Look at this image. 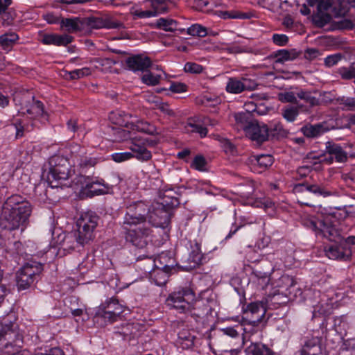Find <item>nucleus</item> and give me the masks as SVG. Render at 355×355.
<instances>
[{
	"label": "nucleus",
	"instance_id": "nucleus-26",
	"mask_svg": "<svg viewBox=\"0 0 355 355\" xmlns=\"http://www.w3.org/2000/svg\"><path fill=\"white\" fill-rule=\"evenodd\" d=\"M266 313L265 304L262 302H252L248 305L245 314L251 315V320L261 322Z\"/></svg>",
	"mask_w": 355,
	"mask_h": 355
},
{
	"label": "nucleus",
	"instance_id": "nucleus-7",
	"mask_svg": "<svg viewBox=\"0 0 355 355\" xmlns=\"http://www.w3.org/2000/svg\"><path fill=\"white\" fill-rule=\"evenodd\" d=\"M125 311V306L114 297L107 299L96 309L94 318L101 320L104 324L119 320Z\"/></svg>",
	"mask_w": 355,
	"mask_h": 355
},
{
	"label": "nucleus",
	"instance_id": "nucleus-19",
	"mask_svg": "<svg viewBox=\"0 0 355 355\" xmlns=\"http://www.w3.org/2000/svg\"><path fill=\"white\" fill-rule=\"evenodd\" d=\"M246 135L252 141L261 144L266 141L269 135V128L263 123L252 121L245 128Z\"/></svg>",
	"mask_w": 355,
	"mask_h": 355
},
{
	"label": "nucleus",
	"instance_id": "nucleus-52",
	"mask_svg": "<svg viewBox=\"0 0 355 355\" xmlns=\"http://www.w3.org/2000/svg\"><path fill=\"white\" fill-rule=\"evenodd\" d=\"M155 282L158 286H163L166 282L167 275L162 270H157L153 275Z\"/></svg>",
	"mask_w": 355,
	"mask_h": 355
},
{
	"label": "nucleus",
	"instance_id": "nucleus-5",
	"mask_svg": "<svg viewBox=\"0 0 355 355\" xmlns=\"http://www.w3.org/2000/svg\"><path fill=\"white\" fill-rule=\"evenodd\" d=\"M196 295L189 287L180 288L172 292L166 300V304L179 313L191 312L195 309Z\"/></svg>",
	"mask_w": 355,
	"mask_h": 355
},
{
	"label": "nucleus",
	"instance_id": "nucleus-56",
	"mask_svg": "<svg viewBox=\"0 0 355 355\" xmlns=\"http://www.w3.org/2000/svg\"><path fill=\"white\" fill-rule=\"evenodd\" d=\"M270 131H271V132H272V134L273 135H282L285 132V130L283 128L282 125L280 123L277 122V121L274 122L273 123H272L270 125Z\"/></svg>",
	"mask_w": 355,
	"mask_h": 355
},
{
	"label": "nucleus",
	"instance_id": "nucleus-41",
	"mask_svg": "<svg viewBox=\"0 0 355 355\" xmlns=\"http://www.w3.org/2000/svg\"><path fill=\"white\" fill-rule=\"evenodd\" d=\"M187 33L192 36L204 37L208 35V31L203 26L195 24L187 28Z\"/></svg>",
	"mask_w": 355,
	"mask_h": 355
},
{
	"label": "nucleus",
	"instance_id": "nucleus-50",
	"mask_svg": "<svg viewBox=\"0 0 355 355\" xmlns=\"http://www.w3.org/2000/svg\"><path fill=\"white\" fill-rule=\"evenodd\" d=\"M184 69L186 72L198 74L203 71V67L199 64L189 62L185 64Z\"/></svg>",
	"mask_w": 355,
	"mask_h": 355
},
{
	"label": "nucleus",
	"instance_id": "nucleus-49",
	"mask_svg": "<svg viewBox=\"0 0 355 355\" xmlns=\"http://www.w3.org/2000/svg\"><path fill=\"white\" fill-rule=\"evenodd\" d=\"M298 115V109L295 107H288L286 108L283 113V116L288 121H294Z\"/></svg>",
	"mask_w": 355,
	"mask_h": 355
},
{
	"label": "nucleus",
	"instance_id": "nucleus-44",
	"mask_svg": "<svg viewBox=\"0 0 355 355\" xmlns=\"http://www.w3.org/2000/svg\"><path fill=\"white\" fill-rule=\"evenodd\" d=\"M252 15L250 13L242 12L237 10L224 12L222 14L223 19H249Z\"/></svg>",
	"mask_w": 355,
	"mask_h": 355
},
{
	"label": "nucleus",
	"instance_id": "nucleus-58",
	"mask_svg": "<svg viewBox=\"0 0 355 355\" xmlns=\"http://www.w3.org/2000/svg\"><path fill=\"white\" fill-rule=\"evenodd\" d=\"M60 19L58 17L54 16L51 14L46 15V21L51 24H60Z\"/></svg>",
	"mask_w": 355,
	"mask_h": 355
},
{
	"label": "nucleus",
	"instance_id": "nucleus-27",
	"mask_svg": "<svg viewBox=\"0 0 355 355\" xmlns=\"http://www.w3.org/2000/svg\"><path fill=\"white\" fill-rule=\"evenodd\" d=\"M295 191L296 192L309 191L316 196H321L323 197H327L333 195L334 192L328 190L324 187L318 184H299L295 187Z\"/></svg>",
	"mask_w": 355,
	"mask_h": 355
},
{
	"label": "nucleus",
	"instance_id": "nucleus-31",
	"mask_svg": "<svg viewBox=\"0 0 355 355\" xmlns=\"http://www.w3.org/2000/svg\"><path fill=\"white\" fill-rule=\"evenodd\" d=\"M185 130L189 133H197L200 137H205L207 134V129L200 122L189 119L184 126Z\"/></svg>",
	"mask_w": 355,
	"mask_h": 355
},
{
	"label": "nucleus",
	"instance_id": "nucleus-55",
	"mask_svg": "<svg viewBox=\"0 0 355 355\" xmlns=\"http://www.w3.org/2000/svg\"><path fill=\"white\" fill-rule=\"evenodd\" d=\"M340 54H334L327 56L324 59V63L327 67H332L336 64L341 60Z\"/></svg>",
	"mask_w": 355,
	"mask_h": 355
},
{
	"label": "nucleus",
	"instance_id": "nucleus-17",
	"mask_svg": "<svg viewBox=\"0 0 355 355\" xmlns=\"http://www.w3.org/2000/svg\"><path fill=\"white\" fill-rule=\"evenodd\" d=\"M145 3L146 7L150 6L151 9L146 10L137 9L132 12L135 16L141 19L149 18L168 11L166 0H147Z\"/></svg>",
	"mask_w": 355,
	"mask_h": 355
},
{
	"label": "nucleus",
	"instance_id": "nucleus-10",
	"mask_svg": "<svg viewBox=\"0 0 355 355\" xmlns=\"http://www.w3.org/2000/svg\"><path fill=\"white\" fill-rule=\"evenodd\" d=\"M22 336L16 329L14 323L6 322L0 326V350L8 349L9 347L17 350L22 347Z\"/></svg>",
	"mask_w": 355,
	"mask_h": 355
},
{
	"label": "nucleus",
	"instance_id": "nucleus-64",
	"mask_svg": "<svg viewBox=\"0 0 355 355\" xmlns=\"http://www.w3.org/2000/svg\"><path fill=\"white\" fill-rule=\"evenodd\" d=\"M346 345L349 350L355 354V338L348 340L346 342Z\"/></svg>",
	"mask_w": 355,
	"mask_h": 355
},
{
	"label": "nucleus",
	"instance_id": "nucleus-1",
	"mask_svg": "<svg viewBox=\"0 0 355 355\" xmlns=\"http://www.w3.org/2000/svg\"><path fill=\"white\" fill-rule=\"evenodd\" d=\"M148 210L147 205L141 201L133 202L126 206L122 228L125 240L133 245L143 248L148 243L151 233L146 225V220L153 226L164 228L170 222L168 212L161 205Z\"/></svg>",
	"mask_w": 355,
	"mask_h": 355
},
{
	"label": "nucleus",
	"instance_id": "nucleus-32",
	"mask_svg": "<svg viewBox=\"0 0 355 355\" xmlns=\"http://www.w3.org/2000/svg\"><path fill=\"white\" fill-rule=\"evenodd\" d=\"M294 281L292 277L287 275H282L277 280L272 282L274 288H278V293L287 291L288 288L293 286Z\"/></svg>",
	"mask_w": 355,
	"mask_h": 355
},
{
	"label": "nucleus",
	"instance_id": "nucleus-22",
	"mask_svg": "<svg viewBox=\"0 0 355 355\" xmlns=\"http://www.w3.org/2000/svg\"><path fill=\"white\" fill-rule=\"evenodd\" d=\"M12 0H0V19L3 26L11 25L16 17L15 10L10 8Z\"/></svg>",
	"mask_w": 355,
	"mask_h": 355
},
{
	"label": "nucleus",
	"instance_id": "nucleus-63",
	"mask_svg": "<svg viewBox=\"0 0 355 355\" xmlns=\"http://www.w3.org/2000/svg\"><path fill=\"white\" fill-rule=\"evenodd\" d=\"M46 355H64L63 351L59 347H53Z\"/></svg>",
	"mask_w": 355,
	"mask_h": 355
},
{
	"label": "nucleus",
	"instance_id": "nucleus-9",
	"mask_svg": "<svg viewBox=\"0 0 355 355\" xmlns=\"http://www.w3.org/2000/svg\"><path fill=\"white\" fill-rule=\"evenodd\" d=\"M76 190H78L81 198H92L95 196H100L108 193L111 187L107 184H101L99 182L92 181L88 177L80 175L76 178L75 183Z\"/></svg>",
	"mask_w": 355,
	"mask_h": 355
},
{
	"label": "nucleus",
	"instance_id": "nucleus-46",
	"mask_svg": "<svg viewBox=\"0 0 355 355\" xmlns=\"http://www.w3.org/2000/svg\"><path fill=\"white\" fill-rule=\"evenodd\" d=\"M153 99L157 101L155 102V107L159 109L161 112L168 115L172 116L174 114L173 111L170 109L169 105L167 103H164L161 101L159 97H152Z\"/></svg>",
	"mask_w": 355,
	"mask_h": 355
},
{
	"label": "nucleus",
	"instance_id": "nucleus-20",
	"mask_svg": "<svg viewBox=\"0 0 355 355\" xmlns=\"http://www.w3.org/2000/svg\"><path fill=\"white\" fill-rule=\"evenodd\" d=\"M125 64L126 68L133 72H144L151 67L152 61L149 57L144 54H137L127 58Z\"/></svg>",
	"mask_w": 355,
	"mask_h": 355
},
{
	"label": "nucleus",
	"instance_id": "nucleus-48",
	"mask_svg": "<svg viewBox=\"0 0 355 355\" xmlns=\"http://www.w3.org/2000/svg\"><path fill=\"white\" fill-rule=\"evenodd\" d=\"M219 331L222 333L223 335L230 336L232 338L238 337L241 333L240 329H239L238 327V324L234 327H227L225 328H222L220 329Z\"/></svg>",
	"mask_w": 355,
	"mask_h": 355
},
{
	"label": "nucleus",
	"instance_id": "nucleus-33",
	"mask_svg": "<svg viewBox=\"0 0 355 355\" xmlns=\"http://www.w3.org/2000/svg\"><path fill=\"white\" fill-rule=\"evenodd\" d=\"M19 37L15 32H8L0 35V46L4 50H10L18 40Z\"/></svg>",
	"mask_w": 355,
	"mask_h": 355
},
{
	"label": "nucleus",
	"instance_id": "nucleus-14",
	"mask_svg": "<svg viewBox=\"0 0 355 355\" xmlns=\"http://www.w3.org/2000/svg\"><path fill=\"white\" fill-rule=\"evenodd\" d=\"M310 6H317L318 12L313 15V21L318 27H323L331 20V15L326 12L331 6L330 0H309Z\"/></svg>",
	"mask_w": 355,
	"mask_h": 355
},
{
	"label": "nucleus",
	"instance_id": "nucleus-18",
	"mask_svg": "<svg viewBox=\"0 0 355 355\" xmlns=\"http://www.w3.org/2000/svg\"><path fill=\"white\" fill-rule=\"evenodd\" d=\"M39 269L33 265H24L17 273L16 279L19 289L28 288L34 282Z\"/></svg>",
	"mask_w": 355,
	"mask_h": 355
},
{
	"label": "nucleus",
	"instance_id": "nucleus-16",
	"mask_svg": "<svg viewBox=\"0 0 355 355\" xmlns=\"http://www.w3.org/2000/svg\"><path fill=\"white\" fill-rule=\"evenodd\" d=\"M256 84L250 78L241 77H229L227 78L225 91L232 94H239L247 90H252Z\"/></svg>",
	"mask_w": 355,
	"mask_h": 355
},
{
	"label": "nucleus",
	"instance_id": "nucleus-6",
	"mask_svg": "<svg viewBox=\"0 0 355 355\" xmlns=\"http://www.w3.org/2000/svg\"><path fill=\"white\" fill-rule=\"evenodd\" d=\"M31 213V205L28 202L21 203L17 207H12L10 209L5 208L3 212V218L8 224L1 223V225L10 230L17 229L20 225H23Z\"/></svg>",
	"mask_w": 355,
	"mask_h": 355
},
{
	"label": "nucleus",
	"instance_id": "nucleus-35",
	"mask_svg": "<svg viewBox=\"0 0 355 355\" xmlns=\"http://www.w3.org/2000/svg\"><path fill=\"white\" fill-rule=\"evenodd\" d=\"M105 28L107 29H121L124 28L125 26L121 21L113 17H107L101 21L100 25L96 26V28Z\"/></svg>",
	"mask_w": 355,
	"mask_h": 355
},
{
	"label": "nucleus",
	"instance_id": "nucleus-4",
	"mask_svg": "<svg viewBox=\"0 0 355 355\" xmlns=\"http://www.w3.org/2000/svg\"><path fill=\"white\" fill-rule=\"evenodd\" d=\"M49 173L46 182L51 188H59L67 186L69 177L71 171L69 169L70 163L69 160L60 155H54L49 160Z\"/></svg>",
	"mask_w": 355,
	"mask_h": 355
},
{
	"label": "nucleus",
	"instance_id": "nucleus-45",
	"mask_svg": "<svg viewBox=\"0 0 355 355\" xmlns=\"http://www.w3.org/2000/svg\"><path fill=\"white\" fill-rule=\"evenodd\" d=\"M207 161L202 155H197L194 157L191 167L199 171H205L207 170Z\"/></svg>",
	"mask_w": 355,
	"mask_h": 355
},
{
	"label": "nucleus",
	"instance_id": "nucleus-34",
	"mask_svg": "<svg viewBox=\"0 0 355 355\" xmlns=\"http://www.w3.org/2000/svg\"><path fill=\"white\" fill-rule=\"evenodd\" d=\"M164 73L162 70H160L159 73H155L152 71H146V73L141 76V81L143 83L149 85L155 86L159 83L162 78V74Z\"/></svg>",
	"mask_w": 355,
	"mask_h": 355
},
{
	"label": "nucleus",
	"instance_id": "nucleus-57",
	"mask_svg": "<svg viewBox=\"0 0 355 355\" xmlns=\"http://www.w3.org/2000/svg\"><path fill=\"white\" fill-rule=\"evenodd\" d=\"M170 90L175 93H182L187 90V85L181 83H173L170 86Z\"/></svg>",
	"mask_w": 355,
	"mask_h": 355
},
{
	"label": "nucleus",
	"instance_id": "nucleus-59",
	"mask_svg": "<svg viewBox=\"0 0 355 355\" xmlns=\"http://www.w3.org/2000/svg\"><path fill=\"white\" fill-rule=\"evenodd\" d=\"M190 154H191L190 150L188 148H185V149L178 152L177 154V157L179 159H184L186 162H187V158L189 157Z\"/></svg>",
	"mask_w": 355,
	"mask_h": 355
},
{
	"label": "nucleus",
	"instance_id": "nucleus-61",
	"mask_svg": "<svg viewBox=\"0 0 355 355\" xmlns=\"http://www.w3.org/2000/svg\"><path fill=\"white\" fill-rule=\"evenodd\" d=\"M282 24L287 28H291L293 25V19L291 16H286L284 19Z\"/></svg>",
	"mask_w": 355,
	"mask_h": 355
},
{
	"label": "nucleus",
	"instance_id": "nucleus-60",
	"mask_svg": "<svg viewBox=\"0 0 355 355\" xmlns=\"http://www.w3.org/2000/svg\"><path fill=\"white\" fill-rule=\"evenodd\" d=\"M196 6V8L198 10H202L208 6L209 3L208 0H194Z\"/></svg>",
	"mask_w": 355,
	"mask_h": 355
},
{
	"label": "nucleus",
	"instance_id": "nucleus-43",
	"mask_svg": "<svg viewBox=\"0 0 355 355\" xmlns=\"http://www.w3.org/2000/svg\"><path fill=\"white\" fill-rule=\"evenodd\" d=\"M92 70L89 67H83L82 69H75L69 73V78L71 80H76L82 78L85 76L90 75Z\"/></svg>",
	"mask_w": 355,
	"mask_h": 355
},
{
	"label": "nucleus",
	"instance_id": "nucleus-53",
	"mask_svg": "<svg viewBox=\"0 0 355 355\" xmlns=\"http://www.w3.org/2000/svg\"><path fill=\"white\" fill-rule=\"evenodd\" d=\"M279 99L284 103H295L296 102V96L293 92H286L279 94Z\"/></svg>",
	"mask_w": 355,
	"mask_h": 355
},
{
	"label": "nucleus",
	"instance_id": "nucleus-28",
	"mask_svg": "<svg viewBox=\"0 0 355 355\" xmlns=\"http://www.w3.org/2000/svg\"><path fill=\"white\" fill-rule=\"evenodd\" d=\"M326 123L306 125L302 128V132L307 137H317L329 130Z\"/></svg>",
	"mask_w": 355,
	"mask_h": 355
},
{
	"label": "nucleus",
	"instance_id": "nucleus-2",
	"mask_svg": "<svg viewBox=\"0 0 355 355\" xmlns=\"http://www.w3.org/2000/svg\"><path fill=\"white\" fill-rule=\"evenodd\" d=\"M338 223L333 216H326L321 219L307 216L302 220L303 225L311 230L316 235H322L331 241L340 243L339 245L332 244L326 248L325 253L329 259L347 260L352 256V250L341 243L343 238L338 228Z\"/></svg>",
	"mask_w": 355,
	"mask_h": 355
},
{
	"label": "nucleus",
	"instance_id": "nucleus-54",
	"mask_svg": "<svg viewBox=\"0 0 355 355\" xmlns=\"http://www.w3.org/2000/svg\"><path fill=\"white\" fill-rule=\"evenodd\" d=\"M272 41L277 45L284 46L288 43V37L284 34H274Z\"/></svg>",
	"mask_w": 355,
	"mask_h": 355
},
{
	"label": "nucleus",
	"instance_id": "nucleus-25",
	"mask_svg": "<svg viewBox=\"0 0 355 355\" xmlns=\"http://www.w3.org/2000/svg\"><path fill=\"white\" fill-rule=\"evenodd\" d=\"M300 355H324L320 345V339L314 337L308 340L301 349Z\"/></svg>",
	"mask_w": 355,
	"mask_h": 355
},
{
	"label": "nucleus",
	"instance_id": "nucleus-13",
	"mask_svg": "<svg viewBox=\"0 0 355 355\" xmlns=\"http://www.w3.org/2000/svg\"><path fill=\"white\" fill-rule=\"evenodd\" d=\"M318 158L319 162L326 164H331L334 161L343 163L347 160V153L340 144L327 142L324 153L320 155Z\"/></svg>",
	"mask_w": 355,
	"mask_h": 355
},
{
	"label": "nucleus",
	"instance_id": "nucleus-51",
	"mask_svg": "<svg viewBox=\"0 0 355 355\" xmlns=\"http://www.w3.org/2000/svg\"><path fill=\"white\" fill-rule=\"evenodd\" d=\"M111 156L114 162L119 163L129 160L133 157L132 153L130 152L116 153H113Z\"/></svg>",
	"mask_w": 355,
	"mask_h": 355
},
{
	"label": "nucleus",
	"instance_id": "nucleus-21",
	"mask_svg": "<svg viewBox=\"0 0 355 355\" xmlns=\"http://www.w3.org/2000/svg\"><path fill=\"white\" fill-rule=\"evenodd\" d=\"M60 29L68 33L81 31L85 28L83 19L79 17L62 18L60 22Z\"/></svg>",
	"mask_w": 355,
	"mask_h": 355
},
{
	"label": "nucleus",
	"instance_id": "nucleus-29",
	"mask_svg": "<svg viewBox=\"0 0 355 355\" xmlns=\"http://www.w3.org/2000/svg\"><path fill=\"white\" fill-rule=\"evenodd\" d=\"M274 352L266 345L254 342L245 349V355H274Z\"/></svg>",
	"mask_w": 355,
	"mask_h": 355
},
{
	"label": "nucleus",
	"instance_id": "nucleus-47",
	"mask_svg": "<svg viewBox=\"0 0 355 355\" xmlns=\"http://www.w3.org/2000/svg\"><path fill=\"white\" fill-rule=\"evenodd\" d=\"M296 96L302 100H304L306 103H309L311 105H315L318 104V99L313 96H312L310 92L301 90L296 94Z\"/></svg>",
	"mask_w": 355,
	"mask_h": 355
},
{
	"label": "nucleus",
	"instance_id": "nucleus-30",
	"mask_svg": "<svg viewBox=\"0 0 355 355\" xmlns=\"http://www.w3.org/2000/svg\"><path fill=\"white\" fill-rule=\"evenodd\" d=\"M73 41V37L69 34H50L46 35V44H54L57 46H66Z\"/></svg>",
	"mask_w": 355,
	"mask_h": 355
},
{
	"label": "nucleus",
	"instance_id": "nucleus-24",
	"mask_svg": "<svg viewBox=\"0 0 355 355\" xmlns=\"http://www.w3.org/2000/svg\"><path fill=\"white\" fill-rule=\"evenodd\" d=\"M250 160L257 173H262L273 163V158L270 155H252Z\"/></svg>",
	"mask_w": 355,
	"mask_h": 355
},
{
	"label": "nucleus",
	"instance_id": "nucleus-3",
	"mask_svg": "<svg viewBox=\"0 0 355 355\" xmlns=\"http://www.w3.org/2000/svg\"><path fill=\"white\" fill-rule=\"evenodd\" d=\"M98 217L90 213L83 214L77 221V231L67 234H61L58 239L64 242H73L84 245L94 239V232L98 225Z\"/></svg>",
	"mask_w": 355,
	"mask_h": 355
},
{
	"label": "nucleus",
	"instance_id": "nucleus-8",
	"mask_svg": "<svg viewBox=\"0 0 355 355\" xmlns=\"http://www.w3.org/2000/svg\"><path fill=\"white\" fill-rule=\"evenodd\" d=\"M123 137L128 141V148L132 151L133 157L139 161H148L151 159V153L147 149L152 146V142L147 138L141 136L132 137L130 132L123 130L120 132Z\"/></svg>",
	"mask_w": 355,
	"mask_h": 355
},
{
	"label": "nucleus",
	"instance_id": "nucleus-40",
	"mask_svg": "<svg viewBox=\"0 0 355 355\" xmlns=\"http://www.w3.org/2000/svg\"><path fill=\"white\" fill-rule=\"evenodd\" d=\"M336 103L343 110H355V98L342 96L336 99Z\"/></svg>",
	"mask_w": 355,
	"mask_h": 355
},
{
	"label": "nucleus",
	"instance_id": "nucleus-23",
	"mask_svg": "<svg viewBox=\"0 0 355 355\" xmlns=\"http://www.w3.org/2000/svg\"><path fill=\"white\" fill-rule=\"evenodd\" d=\"M178 343L183 349H190L200 344V339L187 330H182L178 334Z\"/></svg>",
	"mask_w": 355,
	"mask_h": 355
},
{
	"label": "nucleus",
	"instance_id": "nucleus-37",
	"mask_svg": "<svg viewBox=\"0 0 355 355\" xmlns=\"http://www.w3.org/2000/svg\"><path fill=\"white\" fill-rule=\"evenodd\" d=\"M63 234L62 232H57V236H53L51 241L50 242L49 247L50 248H62L63 250H69L74 249L76 246V243L73 241L71 243L64 242L63 241H60L58 239V236ZM55 233H53V236H54Z\"/></svg>",
	"mask_w": 355,
	"mask_h": 355
},
{
	"label": "nucleus",
	"instance_id": "nucleus-11",
	"mask_svg": "<svg viewBox=\"0 0 355 355\" xmlns=\"http://www.w3.org/2000/svg\"><path fill=\"white\" fill-rule=\"evenodd\" d=\"M16 105L19 106L18 112L21 114H28L33 118L42 116L44 113L43 103L35 100L34 96L29 92H26L19 97L15 96Z\"/></svg>",
	"mask_w": 355,
	"mask_h": 355
},
{
	"label": "nucleus",
	"instance_id": "nucleus-42",
	"mask_svg": "<svg viewBox=\"0 0 355 355\" xmlns=\"http://www.w3.org/2000/svg\"><path fill=\"white\" fill-rule=\"evenodd\" d=\"M234 119L241 128L244 129L251 123L250 121V114L245 112H239L234 114Z\"/></svg>",
	"mask_w": 355,
	"mask_h": 355
},
{
	"label": "nucleus",
	"instance_id": "nucleus-15",
	"mask_svg": "<svg viewBox=\"0 0 355 355\" xmlns=\"http://www.w3.org/2000/svg\"><path fill=\"white\" fill-rule=\"evenodd\" d=\"M261 322L250 320L248 319L243 320L241 324H238L239 329L242 332L243 343L251 341L254 343L261 337Z\"/></svg>",
	"mask_w": 355,
	"mask_h": 355
},
{
	"label": "nucleus",
	"instance_id": "nucleus-62",
	"mask_svg": "<svg viewBox=\"0 0 355 355\" xmlns=\"http://www.w3.org/2000/svg\"><path fill=\"white\" fill-rule=\"evenodd\" d=\"M9 105L8 97L0 92V107L4 108Z\"/></svg>",
	"mask_w": 355,
	"mask_h": 355
},
{
	"label": "nucleus",
	"instance_id": "nucleus-39",
	"mask_svg": "<svg viewBox=\"0 0 355 355\" xmlns=\"http://www.w3.org/2000/svg\"><path fill=\"white\" fill-rule=\"evenodd\" d=\"M157 26L165 31H174L176 30L177 23L171 19L159 18L157 21Z\"/></svg>",
	"mask_w": 355,
	"mask_h": 355
},
{
	"label": "nucleus",
	"instance_id": "nucleus-36",
	"mask_svg": "<svg viewBox=\"0 0 355 355\" xmlns=\"http://www.w3.org/2000/svg\"><path fill=\"white\" fill-rule=\"evenodd\" d=\"M71 158L74 166H77L83 168L93 166L96 164L94 159L83 155H73Z\"/></svg>",
	"mask_w": 355,
	"mask_h": 355
},
{
	"label": "nucleus",
	"instance_id": "nucleus-38",
	"mask_svg": "<svg viewBox=\"0 0 355 355\" xmlns=\"http://www.w3.org/2000/svg\"><path fill=\"white\" fill-rule=\"evenodd\" d=\"M276 62L283 63L286 61L293 60L297 57V53L294 51L286 49L279 50L275 53Z\"/></svg>",
	"mask_w": 355,
	"mask_h": 355
},
{
	"label": "nucleus",
	"instance_id": "nucleus-12",
	"mask_svg": "<svg viewBox=\"0 0 355 355\" xmlns=\"http://www.w3.org/2000/svg\"><path fill=\"white\" fill-rule=\"evenodd\" d=\"M117 116L118 118L116 119V121H114V123L120 126H125L132 130H137L138 132H142L150 135H153L155 132V127L146 121H138L135 123L133 121H130L131 116L126 114L125 112L119 111L117 112L112 113L111 119Z\"/></svg>",
	"mask_w": 355,
	"mask_h": 355
}]
</instances>
